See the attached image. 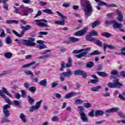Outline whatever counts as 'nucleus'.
<instances>
[{"label": "nucleus", "mask_w": 125, "mask_h": 125, "mask_svg": "<svg viewBox=\"0 0 125 125\" xmlns=\"http://www.w3.org/2000/svg\"><path fill=\"white\" fill-rule=\"evenodd\" d=\"M104 111L102 110H97L95 112V117H100L104 116Z\"/></svg>", "instance_id": "19"}, {"label": "nucleus", "mask_w": 125, "mask_h": 125, "mask_svg": "<svg viewBox=\"0 0 125 125\" xmlns=\"http://www.w3.org/2000/svg\"><path fill=\"white\" fill-rule=\"evenodd\" d=\"M52 122H57L58 121V117L57 116H54L51 119Z\"/></svg>", "instance_id": "64"}, {"label": "nucleus", "mask_w": 125, "mask_h": 125, "mask_svg": "<svg viewBox=\"0 0 125 125\" xmlns=\"http://www.w3.org/2000/svg\"><path fill=\"white\" fill-rule=\"evenodd\" d=\"M34 22H37L36 25L37 26H41V27H45L48 28V25L47 24V21L46 20H35Z\"/></svg>", "instance_id": "7"}, {"label": "nucleus", "mask_w": 125, "mask_h": 125, "mask_svg": "<svg viewBox=\"0 0 125 125\" xmlns=\"http://www.w3.org/2000/svg\"><path fill=\"white\" fill-rule=\"evenodd\" d=\"M20 15H21V16H28L29 15V12L27 10H23L21 11Z\"/></svg>", "instance_id": "27"}, {"label": "nucleus", "mask_w": 125, "mask_h": 125, "mask_svg": "<svg viewBox=\"0 0 125 125\" xmlns=\"http://www.w3.org/2000/svg\"><path fill=\"white\" fill-rule=\"evenodd\" d=\"M4 56L7 59H11L12 58V54L11 52H6L4 55Z\"/></svg>", "instance_id": "32"}, {"label": "nucleus", "mask_w": 125, "mask_h": 125, "mask_svg": "<svg viewBox=\"0 0 125 125\" xmlns=\"http://www.w3.org/2000/svg\"><path fill=\"white\" fill-rule=\"evenodd\" d=\"M97 74L102 78H105V77H108V74L106 73L105 72H98Z\"/></svg>", "instance_id": "30"}, {"label": "nucleus", "mask_w": 125, "mask_h": 125, "mask_svg": "<svg viewBox=\"0 0 125 125\" xmlns=\"http://www.w3.org/2000/svg\"><path fill=\"white\" fill-rule=\"evenodd\" d=\"M3 112L4 115V117L3 118L2 120V123H10V120H8V117L10 116V113L8 110H3Z\"/></svg>", "instance_id": "9"}, {"label": "nucleus", "mask_w": 125, "mask_h": 125, "mask_svg": "<svg viewBox=\"0 0 125 125\" xmlns=\"http://www.w3.org/2000/svg\"><path fill=\"white\" fill-rule=\"evenodd\" d=\"M2 98L5 99L6 103L8 104H5L4 106H3V110L8 111V109L10 108L11 107L10 105H12L13 104L12 102H11V100H10L9 98L6 97L5 95H2Z\"/></svg>", "instance_id": "3"}, {"label": "nucleus", "mask_w": 125, "mask_h": 125, "mask_svg": "<svg viewBox=\"0 0 125 125\" xmlns=\"http://www.w3.org/2000/svg\"><path fill=\"white\" fill-rule=\"evenodd\" d=\"M69 41H63L62 42L63 43H66V44H71V43H75L77 42H80V39L76 38L75 37H69Z\"/></svg>", "instance_id": "8"}, {"label": "nucleus", "mask_w": 125, "mask_h": 125, "mask_svg": "<svg viewBox=\"0 0 125 125\" xmlns=\"http://www.w3.org/2000/svg\"><path fill=\"white\" fill-rule=\"evenodd\" d=\"M101 36H103V37H105V38H107L108 39L110 37H112V36L113 35H112V34L109 33L108 32H104L103 33H101Z\"/></svg>", "instance_id": "31"}, {"label": "nucleus", "mask_w": 125, "mask_h": 125, "mask_svg": "<svg viewBox=\"0 0 125 125\" xmlns=\"http://www.w3.org/2000/svg\"><path fill=\"white\" fill-rule=\"evenodd\" d=\"M63 68H67V66H66V64L65 65V63L64 62H62L61 64V67L60 68V71H63Z\"/></svg>", "instance_id": "63"}, {"label": "nucleus", "mask_w": 125, "mask_h": 125, "mask_svg": "<svg viewBox=\"0 0 125 125\" xmlns=\"http://www.w3.org/2000/svg\"><path fill=\"white\" fill-rule=\"evenodd\" d=\"M107 85L110 88H120V87L123 86V84L118 81H114L113 83H108Z\"/></svg>", "instance_id": "5"}, {"label": "nucleus", "mask_w": 125, "mask_h": 125, "mask_svg": "<svg viewBox=\"0 0 125 125\" xmlns=\"http://www.w3.org/2000/svg\"><path fill=\"white\" fill-rule=\"evenodd\" d=\"M102 54V52H100L98 50H97L89 54L88 55H87V57L88 58L89 57H92V56H94V55H99V54Z\"/></svg>", "instance_id": "15"}, {"label": "nucleus", "mask_w": 125, "mask_h": 125, "mask_svg": "<svg viewBox=\"0 0 125 125\" xmlns=\"http://www.w3.org/2000/svg\"><path fill=\"white\" fill-rule=\"evenodd\" d=\"M5 42L7 44H11L12 43V41H11V37H10V36H8L6 38Z\"/></svg>", "instance_id": "35"}, {"label": "nucleus", "mask_w": 125, "mask_h": 125, "mask_svg": "<svg viewBox=\"0 0 125 125\" xmlns=\"http://www.w3.org/2000/svg\"><path fill=\"white\" fill-rule=\"evenodd\" d=\"M57 85H58V82H53L52 83V85L51 86V87L52 88H54V87H56V86H57Z\"/></svg>", "instance_id": "55"}, {"label": "nucleus", "mask_w": 125, "mask_h": 125, "mask_svg": "<svg viewBox=\"0 0 125 125\" xmlns=\"http://www.w3.org/2000/svg\"><path fill=\"white\" fill-rule=\"evenodd\" d=\"M113 15H114V14L113 13H108L107 16H106V17L107 18H108L109 19H113Z\"/></svg>", "instance_id": "60"}, {"label": "nucleus", "mask_w": 125, "mask_h": 125, "mask_svg": "<svg viewBox=\"0 0 125 125\" xmlns=\"http://www.w3.org/2000/svg\"><path fill=\"white\" fill-rule=\"evenodd\" d=\"M21 97L22 98H26V92L24 90H21Z\"/></svg>", "instance_id": "53"}, {"label": "nucleus", "mask_w": 125, "mask_h": 125, "mask_svg": "<svg viewBox=\"0 0 125 125\" xmlns=\"http://www.w3.org/2000/svg\"><path fill=\"white\" fill-rule=\"evenodd\" d=\"M103 96L104 97H109L110 96V93L109 92H106V93H103L102 94Z\"/></svg>", "instance_id": "62"}, {"label": "nucleus", "mask_w": 125, "mask_h": 125, "mask_svg": "<svg viewBox=\"0 0 125 125\" xmlns=\"http://www.w3.org/2000/svg\"><path fill=\"white\" fill-rule=\"evenodd\" d=\"M28 90L30 91V92H36L37 88L35 86H31L29 88Z\"/></svg>", "instance_id": "47"}, {"label": "nucleus", "mask_w": 125, "mask_h": 125, "mask_svg": "<svg viewBox=\"0 0 125 125\" xmlns=\"http://www.w3.org/2000/svg\"><path fill=\"white\" fill-rule=\"evenodd\" d=\"M54 96L56 97V98H57L58 99H61V97H62L61 94L57 93H54Z\"/></svg>", "instance_id": "58"}, {"label": "nucleus", "mask_w": 125, "mask_h": 125, "mask_svg": "<svg viewBox=\"0 0 125 125\" xmlns=\"http://www.w3.org/2000/svg\"><path fill=\"white\" fill-rule=\"evenodd\" d=\"M42 12H44L45 13H47L48 14H53V11L49 9H46L44 10H42Z\"/></svg>", "instance_id": "45"}, {"label": "nucleus", "mask_w": 125, "mask_h": 125, "mask_svg": "<svg viewBox=\"0 0 125 125\" xmlns=\"http://www.w3.org/2000/svg\"><path fill=\"white\" fill-rule=\"evenodd\" d=\"M111 74L115 76V75H119V71H118L116 69H114L111 71Z\"/></svg>", "instance_id": "54"}, {"label": "nucleus", "mask_w": 125, "mask_h": 125, "mask_svg": "<svg viewBox=\"0 0 125 125\" xmlns=\"http://www.w3.org/2000/svg\"><path fill=\"white\" fill-rule=\"evenodd\" d=\"M119 110L120 108L118 107H112L105 110V113H106L107 114H109L110 113H115L116 112H118V111H119Z\"/></svg>", "instance_id": "16"}, {"label": "nucleus", "mask_w": 125, "mask_h": 125, "mask_svg": "<svg viewBox=\"0 0 125 125\" xmlns=\"http://www.w3.org/2000/svg\"><path fill=\"white\" fill-rule=\"evenodd\" d=\"M14 8L15 9V11H14L15 13L20 15L21 14V12H20V8L19 7H14Z\"/></svg>", "instance_id": "49"}, {"label": "nucleus", "mask_w": 125, "mask_h": 125, "mask_svg": "<svg viewBox=\"0 0 125 125\" xmlns=\"http://www.w3.org/2000/svg\"><path fill=\"white\" fill-rule=\"evenodd\" d=\"M78 108L79 109V114L81 121H82L83 123H88V118L84 112H83V111H84V107L83 106H78Z\"/></svg>", "instance_id": "2"}, {"label": "nucleus", "mask_w": 125, "mask_h": 125, "mask_svg": "<svg viewBox=\"0 0 125 125\" xmlns=\"http://www.w3.org/2000/svg\"><path fill=\"white\" fill-rule=\"evenodd\" d=\"M84 107H85V108H86L87 109L88 108H91L92 105H91V104L89 103H84Z\"/></svg>", "instance_id": "50"}, {"label": "nucleus", "mask_w": 125, "mask_h": 125, "mask_svg": "<svg viewBox=\"0 0 125 125\" xmlns=\"http://www.w3.org/2000/svg\"><path fill=\"white\" fill-rule=\"evenodd\" d=\"M100 24V21H96L93 22L92 27V28H95L98 25Z\"/></svg>", "instance_id": "43"}, {"label": "nucleus", "mask_w": 125, "mask_h": 125, "mask_svg": "<svg viewBox=\"0 0 125 125\" xmlns=\"http://www.w3.org/2000/svg\"><path fill=\"white\" fill-rule=\"evenodd\" d=\"M116 13L118 16L117 17V20L119 21V22H122V21H123V19H124L123 13H122L121 11L118 9L116 10Z\"/></svg>", "instance_id": "13"}, {"label": "nucleus", "mask_w": 125, "mask_h": 125, "mask_svg": "<svg viewBox=\"0 0 125 125\" xmlns=\"http://www.w3.org/2000/svg\"><path fill=\"white\" fill-rule=\"evenodd\" d=\"M54 23L55 24H57V25H65L64 20H62V21H56Z\"/></svg>", "instance_id": "38"}, {"label": "nucleus", "mask_w": 125, "mask_h": 125, "mask_svg": "<svg viewBox=\"0 0 125 125\" xmlns=\"http://www.w3.org/2000/svg\"><path fill=\"white\" fill-rule=\"evenodd\" d=\"M5 94H6V95H7L8 96H9V97H12V95H11L10 93H9L8 90H7L6 88L2 87V90H0V96H1V97H2V95H5Z\"/></svg>", "instance_id": "10"}, {"label": "nucleus", "mask_w": 125, "mask_h": 125, "mask_svg": "<svg viewBox=\"0 0 125 125\" xmlns=\"http://www.w3.org/2000/svg\"><path fill=\"white\" fill-rule=\"evenodd\" d=\"M88 116L89 117H91V118L95 117V115H94V109H91V111L88 113Z\"/></svg>", "instance_id": "41"}, {"label": "nucleus", "mask_w": 125, "mask_h": 125, "mask_svg": "<svg viewBox=\"0 0 125 125\" xmlns=\"http://www.w3.org/2000/svg\"><path fill=\"white\" fill-rule=\"evenodd\" d=\"M14 104L15 105V106H17L18 107H21V103H20V102L18 100H14L13 101Z\"/></svg>", "instance_id": "46"}, {"label": "nucleus", "mask_w": 125, "mask_h": 125, "mask_svg": "<svg viewBox=\"0 0 125 125\" xmlns=\"http://www.w3.org/2000/svg\"><path fill=\"white\" fill-rule=\"evenodd\" d=\"M117 115L121 117V118H123V119H125V114H124L123 112H118Z\"/></svg>", "instance_id": "56"}, {"label": "nucleus", "mask_w": 125, "mask_h": 125, "mask_svg": "<svg viewBox=\"0 0 125 125\" xmlns=\"http://www.w3.org/2000/svg\"><path fill=\"white\" fill-rule=\"evenodd\" d=\"M85 39L87 42H94L95 40V38H93L90 34L86 36Z\"/></svg>", "instance_id": "25"}, {"label": "nucleus", "mask_w": 125, "mask_h": 125, "mask_svg": "<svg viewBox=\"0 0 125 125\" xmlns=\"http://www.w3.org/2000/svg\"><path fill=\"white\" fill-rule=\"evenodd\" d=\"M20 118L21 119L23 123H27V117L25 115H24V114L21 113Z\"/></svg>", "instance_id": "23"}, {"label": "nucleus", "mask_w": 125, "mask_h": 125, "mask_svg": "<svg viewBox=\"0 0 125 125\" xmlns=\"http://www.w3.org/2000/svg\"><path fill=\"white\" fill-rule=\"evenodd\" d=\"M73 62V61L72 60V58H69L68 59V62L67 63H66V67H67V68H70V67H72V63Z\"/></svg>", "instance_id": "26"}, {"label": "nucleus", "mask_w": 125, "mask_h": 125, "mask_svg": "<svg viewBox=\"0 0 125 125\" xmlns=\"http://www.w3.org/2000/svg\"><path fill=\"white\" fill-rule=\"evenodd\" d=\"M36 41V39L34 38H28V40H19L18 43L19 44H21L26 45V46H36L37 44L36 42H34Z\"/></svg>", "instance_id": "1"}, {"label": "nucleus", "mask_w": 125, "mask_h": 125, "mask_svg": "<svg viewBox=\"0 0 125 125\" xmlns=\"http://www.w3.org/2000/svg\"><path fill=\"white\" fill-rule=\"evenodd\" d=\"M42 103V100H41L37 102L35 106L39 109Z\"/></svg>", "instance_id": "52"}, {"label": "nucleus", "mask_w": 125, "mask_h": 125, "mask_svg": "<svg viewBox=\"0 0 125 125\" xmlns=\"http://www.w3.org/2000/svg\"><path fill=\"white\" fill-rule=\"evenodd\" d=\"M24 73L26 74H27V75H30V76H34V74H33V72H32V71H28V70H25V71H24Z\"/></svg>", "instance_id": "57"}, {"label": "nucleus", "mask_w": 125, "mask_h": 125, "mask_svg": "<svg viewBox=\"0 0 125 125\" xmlns=\"http://www.w3.org/2000/svg\"><path fill=\"white\" fill-rule=\"evenodd\" d=\"M100 5H105L106 7H118V5L116 4L111 3L110 4L107 3L104 1H101Z\"/></svg>", "instance_id": "12"}, {"label": "nucleus", "mask_w": 125, "mask_h": 125, "mask_svg": "<svg viewBox=\"0 0 125 125\" xmlns=\"http://www.w3.org/2000/svg\"><path fill=\"white\" fill-rule=\"evenodd\" d=\"M15 97L16 99H20V98H21V95L18 93H17L15 94Z\"/></svg>", "instance_id": "61"}, {"label": "nucleus", "mask_w": 125, "mask_h": 125, "mask_svg": "<svg viewBox=\"0 0 125 125\" xmlns=\"http://www.w3.org/2000/svg\"><path fill=\"white\" fill-rule=\"evenodd\" d=\"M38 108L35 105H33L29 108L30 112H34L35 110H38Z\"/></svg>", "instance_id": "51"}, {"label": "nucleus", "mask_w": 125, "mask_h": 125, "mask_svg": "<svg viewBox=\"0 0 125 125\" xmlns=\"http://www.w3.org/2000/svg\"><path fill=\"white\" fill-rule=\"evenodd\" d=\"M94 43L96 44V45H98V46H102V42L100 41L99 39H97L96 38H95V40L94 41Z\"/></svg>", "instance_id": "29"}, {"label": "nucleus", "mask_w": 125, "mask_h": 125, "mask_svg": "<svg viewBox=\"0 0 125 125\" xmlns=\"http://www.w3.org/2000/svg\"><path fill=\"white\" fill-rule=\"evenodd\" d=\"M21 29H23L22 31H28V30H30V29H32V26L29 24L26 25L25 26H21Z\"/></svg>", "instance_id": "21"}, {"label": "nucleus", "mask_w": 125, "mask_h": 125, "mask_svg": "<svg viewBox=\"0 0 125 125\" xmlns=\"http://www.w3.org/2000/svg\"><path fill=\"white\" fill-rule=\"evenodd\" d=\"M28 100L30 105H33L35 102V100L32 99V97H31L30 96H28Z\"/></svg>", "instance_id": "39"}, {"label": "nucleus", "mask_w": 125, "mask_h": 125, "mask_svg": "<svg viewBox=\"0 0 125 125\" xmlns=\"http://www.w3.org/2000/svg\"><path fill=\"white\" fill-rule=\"evenodd\" d=\"M94 66L93 62H89L86 65V68H92Z\"/></svg>", "instance_id": "37"}, {"label": "nucleus", "mask_w": 125, "mask_h": 125, "mask_svg": "<svg viewBox=\"0 0 125 125\" xmlns=\"http://www.w3.org/2000/svg\"><path fill=\"white\" fill-rule=\"evenodd\" d=\"M5 32L4 30L2 29L1 34L0 35V38H5Z\"/></svg>", "instance_id": "59"}, {"label": "nucleus", "mask_w": 125, "mask_h": 125, "mask_svg": "<svg viewBox=\"0 0 125 125\" xmlns=\"http://www.w3.org/2000/svg\"><path fill=\"white\" fill-rule=\"evenodd\" d=\"M89 35L92 37H95L98 35V32L95 30H92L90 32Z\"/></svg>", "instance_id": "40"}, {"label": "nucleus", "mask_w": 125, "mask_h": 125, "mask_svg": "<svg viewBox=\"0 0 125 125\" xmlns=\"http://www.w3.org/2000/svg\"><path fill=\"white\" fill-rule=\"evenodd\" d=\"M46 47H47L46 45H45V44H39V45L38 46V48L40 50H42V49H45V48H46Z\"/></svg>", "instance_id": "42"}, {"label": "nucleus", "mask_w": 125, "mask_h": 125, "mask_svg": "<svg viewBox=\"0 0 125 125\" xmlns=\"http://www.w3.org/2000/svg\"><path fill=\"white\" fill-rule=\"evenodd\" d=\"M37 63L36 62H32L29 63L24 65L22 66V68H27V67H30V66H33V65H35Z\"/></svg>", "instance_id": "34"}, {"label": "nucleus", "mask_w": 125, "mask_h": 125, "mask_svg": "<svg viewBox=\"0 0 125 125\" xmlns=\"http://www.w3.org/2000/svg\"><path fill=\"white\" fill-rule=\"evenodd\" d=\"M109 48V49L115 50L116 49V46H113V45H108L106 43H104V51H106V48Z\"/></svg>", "instance_id": "17"}, {"label": "nucleus", "mask_w": 125, "mask_h": 125, "mask_svg": "<svg viewBox=\"0 0 125 125\" xmlns=\"http://www.w3.org/2000/svg\"><path fill=\"white\" fill-rule=\"evenodd\" d=\"M102 88V86H97L96 87H92L91 88V90L92 91H94L96 92L97 91H99V89H101Z\"/></svg>", "instance_id": "22"}, {"label": "nucleus", "mask_w": 125, "mask_h": 125, "mask_svg": "<svg viewBox=\"0 0 125 125\" xmlns=\"http://www.w3.org/2000/svg\"><path fill=\"white\" fill-rule=\"evenodd\" d=\"M95 1H96V2H98V5L96 7L98 10H101V6H105V5H100L101 1H101V0H95Z\"/></svg>", "instance_id": "28"}, {"label": "nucleus", "mask_w": 125, "mask_h": 125, "mask_svg": "<svg viewBox=\"0 0 125 125\" xmlns=\"http://www.w3.org/2000/svg\"><path fill=\"white\" fill-rule=\"evenodd\" d=\"M78 94H79V93L76 92H71L68 94H67L65 96V99H69V98H72V97H74V96L78 95Z\"/></svg>", "instance_id": "14"}, {"label": "nucleus", "mask_w": 125, "mask_h": 125, "mask_svg": "<svg viewBox=\"0 0 125 125\" xmlns=\"http://www.w3.org/2000/svg\"><path fill=\"white\" fill-rule=\"evenodd\" d=\"M48 34V32L41 31L39 32V35H38V38H42V36H46Z\"/></svg>", "instance_id": "36"}, {"label": "nucleus", "mask_w": 125, "mask_h": 125, "mask_svg": "<svg viewBox=\"0 0 125 125\" xmlns=\"http://www.w3.org/2000/svg\"><path fill=\"white\" fill-rule=\"evenodd\" d=\"M73 74V72L70 70H68L67 72H62L60 76V79L61 82H64L65 81V78H68L71 77Z\"/></svg>", "instance_id": "6"}, {"label": "nucleus", "mask_w": 125, "mask_h": 125, "mask_svg": "<svg viewBox=\"0 0 125 125\" xmlns=\"http://www.w3.org/2000/svg\"><path fill=\"white\" fill-rule=\"evenodd\" d=\"M57 14L60 17H62V19H67V17L66 16L63 15L62 13H60L59 11H57Z\"/></svg>", "instance_id": "48"}, {"label": "nucleus", "mask_w": 125, "mask_h": 125, "mask_svg": "<svg viewBox=\"0 0 125 125\" xmlns=\"http://www.w3.org/2000/svg\"><path fill=\"white\" fill-rule=\"evenodd\" d=\"M125 96V92H124L122 94H119L118 96V97L121 100H123L124 101H125V97H124Z\"/></svg>", "instance_id": "44"}, {"label": "nucleus", "mask_w": 125, "mask_h": 125, "mask_svg": "<svg viewBox=\"0 0 125 125\" xmlns=\"http://www.w3.org/2000/svg\"><path fill=\"white\" fill-rule=\"evenodd\" d=\"M83 71L81 69H78L74 71V75H75V76H82V74Z\"/></svg>", "instance_id": "33"}, {"label": "nucleus", "mask_w": 125, "mask_h": 125, "mask_svg": "<svg viewBox=\"0 0 125 125\" xmlns=\"http://www.w3.org/2000/svg\"><path fill=\"white\" fill-rule=\"evenodd\" d=\"M88 28L87 27H84L83 29L78 31L74 33V36H77L81 37L83 36L87 32Z\"/></svg>", "instance_id": "11"}, {"label": "nucleus", "mask_w": 125, "mask_h": 125, "mask_svg": "<svg viewBox=\"0 0 125 125\" xmlns=\"http://www.w3.org/2000/svg\"><path fill=\"white\" fill-rule=\"evenodd\" d=\"M7 1L8 0H3L2 3H3V8L5 9V10H8V4H7Z\"/></svg>", "instance_id": "20"}, {"label": "nucleus", "mask_w": 125, "mask_h": 125, "mask_svg": "<svg viewBox=\"0 0 125 125\" xmlns=\"http://www.w3.org/2000/svg\"><path fill=\"white\" fill-rule=\"evenodd\" d=\"M91 49V47L83 48L81 49V51L82 52L80 54L78 55H75V57H76V58H82V57H84L86 54H87V52L86 51H89Z\"/></svg>", "instance_id": "4"}, {"label": "nucleus", "mask_w": 125, "mask_h": 125, "mask_svg": "<svg viewBox=\"0 0 125 125\" xmlns=\"http://www.w3.org/2000/svg\"><path fill=\"white\" fill-rule=\"evenodd\" d=\"M39 84L42 86L45 87L47 84V80L46 79H43V80L40 82Z\"/></svg>", "instance_id": "24"}, {"label": "nucleus", "mask_w": 125, "mask_h": 125, "mask_svg": "<svg viewBox=\"0 0 125 125\" xmlns=\"http://www.w3.org/2000/svg\"><path fill=\"white\" fill-rule=\"evenodd\" d=\"M113 27L115 28V29H121V28H123V24L121 23H118V22L114 21Z\"/></svg>", "instance_id": "18"}]
</instances>
